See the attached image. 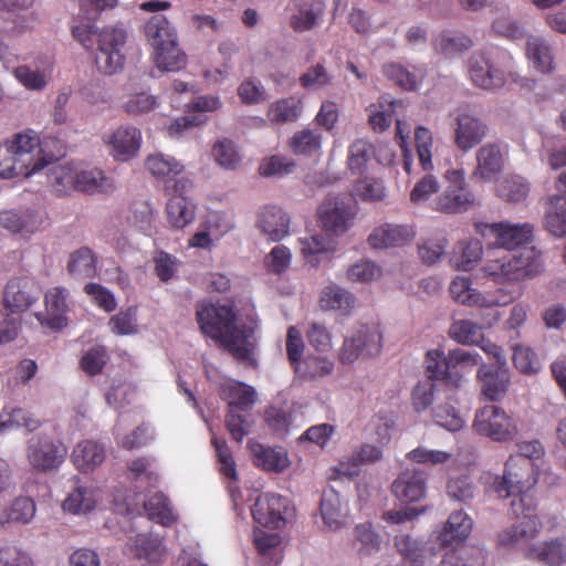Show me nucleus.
Returning <instances> with one entry per match:
<instances>
[{"mask_svg": "<svg viewBox=\"0 0 566 566\" xmlns=\"http://www.w3.org/2000/svg\"><path fill=\"white\" fill-rule=\"evenodd\" d=\"M36 512L35 503L28 496H19L9 503L0 513V527L9 530L15 525L29 524Z\"/></svg>", "mask_w": 566, "mask_h": 566, "instance_id": "nucleus-24", "label": "nucleus"}, {"mask_svg": "<svg viewBox=\"0 0 566 566\" xmlns=\"http://www.w3.org/2000/svg\"><path fill=\"white\" fill-rule=\"evenodd\" d=\"M321 514L325 525L331 530H337L344 523L346 505L334 489L324 491L321 501Z\"/></svg>", "mask_w": 566, "mask_h": 566, "instance_id": "nucleus-36", "label": "nucleus"}, {"mask_svg": "<svg viewBox=\"0 0 566 566\" xmlns=\"http://www.w3.org/2000/svg\"><path fill=\"white\" fill-rule=\"evenodd\" d=\"M382 458V451L379 447L373 444H363L346 461H342L338 472L343 475L354 476L359 472V465L378 462Z\"/></svg>", "mask_w": 566, "mask_h": 566, "instance_id": "nucleus-43", "label": "nucleus"}, {"mask_svg": "<svg viewBox=\"0 0 566 566\" xmlns=\"http://www.w3.org/2000/svg\"><path fill=\"white\" fill-rule=\"evenodd\" d=\"M258 227L271 241H281L289 234L290 217L275 205L264 206L258 213Z\"/></svg>", "mask_w": 566, "mask_h": 566, "instance_id": "nucleus-21", "label": "nucleus"}, {"mask_svg": "<svg viewBox=\"0 0 566 566\" xmlns=\"http://www.w3.org/2000/svg\"><path fill=\"white\" fill-rule=\"evenodd\" d=\"M148 41L154 49L167 45L168 41H177L175 29L165 15L156 14L149 19L145 27Z\"/></svg>", "mask_w": 566, "mask_h": 566, "instance_id": "nucleus-48", "label": "nucleus"}, {"mask_svg": "<svg viewBox=\"0 0 566 566\" xmlns=\"http://www.w3.org/2000/svg\"><path fill=\"white\" fill-rule=\"evenodd\" d=\"M254 463L265 471L282 472L290 465L286 451L283 448L265 447L258 442H249Z\"/></svg>", "mask_w": 566, "mask_h": 566, "instance_id": "nucleus-30", "label": "nucleus"}, {"mask_svg": "<svg viewBox=\"0 0 566 566\" xmlns=\"http://www.w3.org/2000/svg\"><path fill=\"white\" fill-rule=\"evenodd\" d=\"M489 480L491 491L502 499L512 497L510 506L514 515L534 510V488L537 483L534 462L523 457H511L505 463L503 476L490 475Z\"/></svg>", "mask_w": 566, "mask_h": 566, "instance_id": "nucleus-2", "label": "nucleus"}, {"mask_svg": "<svg viewBox=\"0 0 566 566\" xmlns=\"http://www.w3.org/2000/svg\"><path fill=\"white\" fill-rule=\"evenodd\" d=\"M357 211L358 202L350 193L328 196L318 209L324 229L336 235L345 233L352 227Z\"/></svg>", "mask_w": 566, "mask_h": 566, "instance_id": "nucleus-7", "label": "nucleus"}, {"mask_svg": "<svg viewBox=\"0 0 566 566\" xmlns=\"http://www.w3.org/2000/svg\"><path fill=\"white\" fill-rule=\"evenodd\" d=\"M483 245L478 239L459 241L452 249L449 262L460 271H471L482 259Z\"/></svg>", "mask_w": 566, "mask_h": 566, "instance_id": "nucleus-29", "label": "nucleus"}, {"mask_svg": "<svg viewBox=\"0 0 566 566\" xmlns=\"http://www.w3.org/2000/svg\"><path fill=\"white\" fill-rule=\"evenodd\" d=\"M415 142L419 163L422 169L427 171L432 170L433 137L431 132L423 126L417 127L415 132Z\"/></svg>", "mask_w": 566, "mask_h": 566, "instance_id": "nucleus-60", "label": "nucleus"}, {"mask_svg": "<svg viewBox=\"0 0 566 566\" xmlns=\"http://www.w3.org/2000/svg\"><path fill=\"white\" fill-rule=\"evenodd\" d=\"M111 155L119 161L135 157L142 145V133L134 126H119L106 139Z\"/></svg>", "mask_w": 566, "mask_h": 566, "instance_id": "nucleus-16", "label": "nucleus"}, {"mask_svg": "<svg viewBox=\"0 0 566 566\" xmlns=\"http://www.w3.org/2000/svg\"><path fill=\"white\" fill-rule=\"evenodd\" d=\"M355 296L349 291L331 284L322 290L319 306L324 311H339L348 314L355 306Z\"/></svg>", "mask_w": 566, "mask_h": 566, "instance_id": "nucleus-37", "label": "nucleus"}, {"mask_svg": "<svg viewBox=\"0 0 566 566\" xmlns=\"http://www.w3.org/2000/svg\"><path fill=\"white\" fill-rule=\"evenodd\" d=\"M545 227L555 237L566 235V198L554 196L549 199L545 216Z\"/></svg>", "mask_w": 566, "mask_h": 566, "instance_id": "nucleus-49", "label": "nucleus"}, {"mask_svg": "<svg viewBox=\"0 0 566 566\" xmlns=\"http://www.w3.org/2000/svg\"><path fill=\"white\" fill-rule=\"evenodd\" d=\"M472 520L464 511H455L450 514L442 531L439 534V541L442 545H451L455 542L464 541L472 530Z\"/></svg>", "mask_w": 566, "mask_h": 566, "instance_id": "nucleus-34", "label": "nucleus"}, {"mask_svg": "<svg viewBox=\"0 0 566 566\" xmlns=\"http://www.w3.org/2000/svg\"><path fill=\"white\" fill-rule=\"evenodd\" d=\"M48 185L56 196L76 190V167L65 164L52 167L46 176Z\"/></svg>", "mask_w": 566, "mask_h": 566, "instance_id": "nucleus-47", "label": "nucleus"}, {"mask_svg": "<svg viewBox=\"0 0 566 566\" xmlns=\"http://www.w3.org/2000/svg\"><path fill=\"white\" fill-rule=\"evenodd\" d=\"M505 356H489V361L483 363L478 377L482 384L483 395L492 401L500 400L509 388V369Z\"/></svg>", "mask_w": 566, "mask_h": 566, "instance_id": "nucleus-13", "label": "nucleus"}, {"mask_svg": "<svg viewBox=\"0 0 566 566\" xmlns=\"http://www.w3.org/2000/svg\"><path fill=\"white\" fill-rule=\"evenodd\" d=\"M214 160L226 169H235L240 163L239 153L234 144L229 139H222L212 148Z\"/></svg>", "mask_w": 566, "mask_h": 566, "instance_id": "nucleus-62", "label": "nucleus"}, {"mask_svg": "<svg viewBox=\"0 0 566 566\" xmlns=\"http://www.w3.org/2000/svg\"><path fill=\"white\" fill-rule=\"evenodd\" d=\"M106 458L105 448L94 440L78 442L72 452L74 465L82 472H93Z\"/></svg>", "mask_w": 566, "mask_h": 566, "instance_id": "nucleus-27", "label": "nucleus"}, {"mask_svg": "<svg viewBox=\"0 0 566 566\" xmlns=\"http://www.w3.org/2000/svg\"><path fill=\"white\" fill-rule=\"evenodd\" d=\"M380 339L381 335L377 331H371L366 325H361L345 339L343 354H371L374 350L378 352Z\"/></svg>", "mask_w": 566, "mask_h": 566, "instance_id": "nucleus-35", "label": "nucleus"}, {"mask_svg": "<svg viewBox=\"0 0 566 566\" xmlns=\"http://www.w3.org/2000/svg\"><path fill=\"white\" fill-rule=\"evenodd\" d=\"M201 332L216 340L230 354H251L253 332L245 326H237V314L231 306L199 303L196 311Z\"/></svg>", "mask_w": 566, "mask_h": 566, "instance_id": "nucleus-1", "label": "nucleus"}, {"mask_svg": "<svg viewBox=\"0 0 566 566\" xmlns=\"http://www.w3.org/2000/svg\"><path fill=\"white\" fill-rule=\"evenodd\" d=\"M475 430L495 441L512 439L516 432L515 421L500 407L489 405L476 411Z\"/></svg>", "mask_w": 566, "mask_h": 566, "instance_id": "nucleus-10", "label": "nucleus"}, {"mask_svg": "<svg viewBox=\"0 0 566 566\" xmlns=\"http://www.w3.org/2000/svg\"><path fill=\"white\" fill-rule=\"evenodd\" d=\"M196 208L186 196H171L166 205L167 219L171 227L184 229L195 220Z\"/></svg>", "mask_w": 566, "mask_h": 566, "instance_id": "nucleus-41", "label": "nucleus"}, {"mask_svg": "<svg viewBox=\"0 0 566 566\" xmlns=\"http://www.w3.org/2000/svg\"><path fill=\"white\" fill-rule=\"evenodd\" d=\"M531 512L520 513L517 516L523 515V518L518 523L499 533L497 542L501 546L513 547L526 543L539 534L541 522Z\"/></svg>", "mask_w": 566, "mask_h": 566, "instance_id": "nucleus-18", "label": "nucleus"}, {"mask_svg": "<svg viewBox=\"0 0 566 566\" xmlns=\"http://www.w3.org/2000/svg\"><path fill=\"white\" fill-rule=\"evenodd\" d=\"M102 500L101 490L93 485L76 486L63 502V507L73 514H85L94 510Z\"/></svg>", "mask_w": 566, "mask_h": 566, "instance_id": "nucleus-32", "label": "nucleus"}, {"mask_svg": "<svg viewBox=\"0 0 566 566\" xmlns=\"http://www.w3.org/2000/svg\"><path fill=\"white\" fill-rule=\"evenodd\" d=\"M416 235L411 226L386 223L373 230L368 242L374 249L402 247Z\"/></svg>", "mask_w": 566, "mask_h": 566, "instance_id": "nucleus-19", "label": "nucleus"}, {"mask_svg": "<svg viewBox=\"0 0 566 566\" xmlns=\"http://www.w3.org/2000/svg\"><path fill=\"white\" fill-rule=\"evenodd\" d=\"M354 538L355 544L359 545V555L371 556L381 548L380 535L368 523L359 524L355 527Z\"/></svg>", "mask_w": 566, "mask_h": 566, "instance_id": "nucleus-56", "label": "nucleus"}, {"mask_svg": "<svg viewBox=\"0 0 566 566\" xmlns=\"http://www.w3.org/2000/svg\"><path fill=\"white\" fill-rule=\"evenodd\" d=\"M392 491L402 502L420 501L426 493L424 478L421 472L407 469L394 481Z\"/></svg>", "mask_w": 566, "mask_h": 566, "instance_id": "nucleus-23", "label": "nucleus"}, {"mask_svg": "<svg viewBox=\"0 0 566 566\" xmlns=\"http://www.w3.org/2000/svg\"><path fill=\"white\" fill-rule=\"evenodd\" d=\"M449 335L460 344L480 347L485 354H499L497 347L484 337L482 327L470 319L454 321Z\"/></svg>", "mask_w": 566, "mask_h": 566, "instance_id": "nucleus-20", "label": "nucleus"}, {"mask_svg": "<svg viewBox=\"0 0 566 566\" xmlns=\"http://www.w3.org/2000/svg\"><path fill=\"white\" fill-rule=\"evenodd\" d=\"M290 147L296 155H314L322 147V134L318 129L304 128L296 132L290 140Z\"/></svg>", "mask_w": 566, "mask_h": 566, "instance_id": "nucleus-53", "label": "nucleus"}, {"mask_svg": "<svg viewBox=\"0 0 566 566\" xmlns=\"http://www.w3.org/2000/svg\"><path fill=\"white\" fill-rule=\"evenodd\" d=\"M153 208L146 201H138L132 206L127 220L138 231L148 234L151 230Z\"/></svg>", "mask_w": 566, "mask_h": 566, "instance_id": "nucleus-64", "label": "nucleus"}, {"mask_svg": "<svg viewBox=\"0 0 566 566\" xmlns=\"http://www.w3.org/2000/svg\"><path fill=\"white\" fill-rule=\"evenodd\" d=\"M145 167L156 179L167 184L182 174L185 167L175 157L161 153L149 155Z\"/></svg>", "mask_w": 566, "mask_h": 566, "instance_id": "nucleus-33", "label": "nucleus"}, {"mask_svg": "<svg viewBox=\"0 0 566 566\" xmlns=\"http://www.w3.org/2000/svg\"><path fill=\"white\" fill-rule=\"evenodd\" d=\"M67 272L77 279H91L97 273V256L87 248L82 247L70 254Z\"/></svg>", "mask_w": 566, "mask_h": 566, "instance_id": "nucleus-39", "label": "nucleus"}, {"mask_svg": "<svg viewBox=\"0 0 566 566\" xmlns=\"http://www.w3.org/2000/svg\"><path fill=\"white\" fill-rule=\"evenodd\" d=\"M526 54L538 71L543 73H548L552 71L553 55L549 46L542 39H528L526 45Z\"/></svg>", "mask_w": 566, "mask_h": 566, "instance_id": "nucleus-57", "label": "nucleus"}, {"mask_svg": "<svg viewBox=\"0 0 566 566\" xmlns=\"http://www.w3.org/2000/svg\"><path fill=\"white\" fill-rule=\"evenodd\" d=\"M222 397L230 407L249 410L256 402L258 394L254 387L244 382L230 380L222 386Z\"/></svg>", "mask_w": 566, "mask_h": 566, "instance_id": "nucleus-38", "label": "nucleus"}, {"mask_svg": "<svg viewBox=\"0 0 566 566\" xmlns=\"http://www.w3.org/2000/svg\"><path fill=\"white\" fill-rule=\"evenodd\" d=\"M489 127L481 118L468 111H459L454 118L453 143L467 153L478 146L488 135Z\"/></svg>", "mask_w": 566, "mask_h": 566, "instance_id": "nucleus-14", "label": "nucleus"}, {"mask_svg": "<svg viewBox=\"0 0 566 566\" xmlns=\"http://www.w3.org/2000/svg\"><path fill=\"white\" fill-rule=\"evenodd\" d=\"M434 49L447 55L451 56L460 54L472 48L473 41L470 36L463 33H454L451 31L441 32L433 41Z\"/></svg>", "mask_w": 566, "mask_h": 566, "instance_id": "nucleus-50", "label": "nucleus"}, {"mask_svg": "<svg viewBox=\"0 0 566 566\" xmlns=\"http://www.w3.org/2000/svg\"><path fill=\"white\" fill-rule=\"evenodd\" d=\"M40 289L32 277L14 276L3 289L2 304L10 314H22L40 298Z\"/></svg>", "mask_w": 566, "mask_h": 566, "instance_id": "nucleus-11", "label": "nucleus"}, {"mask_svg": "<svg viewBox=\"0 0 566 566\" xmlns=\"http://www.w3.org/2000/svg\"><path fill=\"white\" fill-rule=\"evenodd\" d=\"M40 137L32 130L18 133L4 148L9 163H13L17 177H29L43 169L49 161L42 155Z\"/></svg>", "mask_w": 566, "mask_h": 566, "instance_id": "nucleus-6", "label": "nucleus"}, {"mask_svg": "<svg viewBox=\"0 0 566 566\" xmlns=\"http://www.w3.org/2000/svg\"><path fill=\"white\" fill-rule=\"evenodd\" d=\"M452 297L463 305L488 306L486 298L471 286L469 277L457 276L450 284Z\"/></svg>", "mask_w": 566, "mask_h": 566, "instance_id": "nucleus-52", "label": "nucleus"}, {"mask_svg": "<svg viewBox=\"0 0 566 566\" xmlns=\"http://www.w3.org/2000/svg\"><path fill=\"white\" fill-rule=\"evenodd\" d=\"M144 507L148 517L159 524L170 525L176 520L175 513L163 493L153 494L145 502Z\"/></svg>", "mask_w": 566, "mask_h": 566, "instance_id": "nucleus-55", "label": "nucleus"}, {"mask_svg": "<svg viewBox=\"0 0 566 566\" xmlns=\"http://www.w3.org/2000/svg\"><path fill=\"white\" fill-rule=\"evenodd\" d=\"M300 249L303 256L311 262L315 255L334 250V241L326 235L315 234L300 239Z\"/></svg>", "mask_w": 566, "mask_h": 566, "instance_id": "nucleus-63", "label": "nucleus"}, {"mask_svg": "<svg viewBox=\"0 0 566 566\" xmlns=\"http://www.w3.org/2000/svg\"><path fill=\"white\" fill-rule=\"evenodd\" d=\"M503 166L504 160L500 146L489 143L476 153V168L473 175L482 180H492L502 171Z\"/></svg>", "mask_w": 566, "mask_h": 566, "instance_id": "nucleus-28", "label": "nucleus"}, {"mask_svg": "<svg viewBox=\"0 0 566 566\" xmlns=\"http://www.w3.org/2000/svg\"><path fill=\"white\" fill-rule=\"evenodd\" d=\"M543 263L535 248H524L518 254L489 248L481 271L499 284L522 281L541 273Z\"/></svg>", "mask_w": 566, "mask_h": 566, "instance_id": "nucleus-4", "label": "nucleus"}, {"mask_svg": "<svg viewBox=\"0 0 566 566\" xmlns=\"http://www.w3.org/2000/svg\"><path fill=\"white\" fill-rule=\"evenodd\" d=\"M72 34L86 50L96 44L94 62L99 72L113 75L122 70L125 56L123 48L127 40L124 29L106 27L97 31L93 24L83 23L72 28Z\"/></svg>", "mask_w": 566, "mask_h": 566, "instance_id": "nucleus-3", "label": "nucleus"}, {"mask_svg": "<svg viewBox=\"0 0 566 566\" xmlns=\"http://www.w3.org/2000/svg\"><path fill=\"white\" fill-rule=\"evenodd\" d=\"M136 554L140 558H146L150 563L159 562L166 554L163 542L159 537L138 534L135 538Z\"/></svg>", "mask_w": 566, "mask_h": 566, "instance_id": "nucleus-59", "label": "nucleus"}, {"mask_svg": "<svg viewBox=\"0 0 566 566\" xmlns=\"http://www.w3.org/2000/svg\"><path fill=\"white\" fill-rule=\"evenodd\" d=\"M511 60L505 51L497 48L474 52L468 65L470 81L485 91L501 88L506 83Z\"/></svg>", "mask_w": 566, "mask_h": 566, "instance_id": "nucleus-5", "label": "nucleus"}, {"mask_svg": "<svg viewBox=\"0 0 566 566\" xmlns=\"http://www.w3.org/2000/svg\"><path fill=\"white\" fill-rule=\"evenodd\" d=\"M18 427H24L29 430H33L38 427V421L21 408H4L0 413V432Z\"/></svg>", "mask_w": 566, "mask_h": 566, "instance_id": "nucleus-58", "label": "nucleus"}, {"mask_svg": "<svg viewBox=\"0 0 566 566\" xmlns=\"http://www.w3.org/2000/svg\"><path fill=\"white\" fill-rule=\"evenodd\" d=\"M302 101L295 96L277 99L270 105L266 116L273 124H285L298 119L302 113Z\"/></svg>", "mask_w": 566, "mask_h": 566, "instance_id": "nucleus-46", "label": "nucleus"}, {"mask_svg": "<svg viewBox=\"0 0 566 566\" xmlns=\"http://www.w3.org/2000/svg\"><path fill=\"white\" fill-rule=\"evenodd\" d=\"M27 459L39 472L55 470L64 460L65 451L46 439H31L27 447Z\"/></svg>", "mask_w": 566, "mask_h": 566, "instance_id": "nucleus-15", "label": "nucleus"}, {"mask_svg": "<svg viewBox=\"0 0 566 566\" xmlns=\"http://www.w3.org/2000/svg\"><path fill=\"white\" fill-rule=\"evenodd\" d=\"M395 547L406 560V566H432L433 554L426 549L421 542L409 534L396 535L394 538Z\"/></svg>", "mask_w": 566, "mask_h": 566, "instance_id": "nucleus-26", "label": "nucleus"}, {"mask_svg": "<svg viewBox=\"0 0 566 566\" xmlns=\"http://www.w3.org/2000/svg\"><path fill=\"white\" fill-rule=\"evenodd\" d=\"M442 566H484V552L479 547H462L455 554L448 555Z\"/></svg>", "mask_w": 566, "mask_h": 566, "instance_id": "nucleus-61", "label": "nucleus"}, {"mask_svg": "<svg viewBox=\"0 0 566 566\" xmlns=\"http://www.w3.org/2000/svg\"><path fill=\"white\" fill-rule=\"evenodd\" d=\"M296 375L303 378H315L329 374L333 363L326 356H289Z\"/></svg>", "mask_w": 566, "mask_h": 566, "instance_id": "nucleus-40", "label": "nucleus"}, {"mask_svg": "<svg viewBox=\"0 0 566 566\" xmlns=\"http://www.w3.org/2000/svg\"><path fill=\"white\" fill-rule=\"evenodd\" d=\"M496 192L507 202H521L527 198L530 185L521 176H506L496 185Z\"/></svg>", "mask_w": 566, "mask_h": 566, "instance_id": "nucleus-51", "label": "nucleus"}, {"mask_svg": "<svg viewBox=\"0 0 566 566\" xmlns=\"http://www.w3.org/2000/svg\"><path fill=\"white\" fill-rule=\"evenodd\" d=\"M43 216L28 210L22 214L13 210L0 212V226L13 233H33L43 224Z\"/></svg>", "mask_w": 566, "mask_h": 566, "instance_id": "nucleus-31", "label": "nucleus"}, {"mask_svg": "<svg viewBox=\"0 0 566 566\" xmlns=\"http://www.w3.org/2000/svg\"><path fill=\"white\" fill-rule=\"evenodd\" d=\"M531 558L546 566L566 565V536L549 537L530 547Z\"/></svg>", "mask_w": 566, "mask_h": 566, "instance_id": "nucleus-22", "label": "nucleus"}, {"mask_svg": "<svg viewBox=\"0 0 566 566\" xmlns=\"http://www.w3.org/2000/svg\"><path fill=\"white\" fill-rule=\"evenodd\" d=\"M449 186L436 200V209L446 213H458L469 210L475 203V196L465 185L462 169H449L444 175Z\"/></svg>", "mask_w": 566, "mask_h": 566, "instance_id": "nucleus-9", "label": "nucleus"}, {"mask_svg": "<svg viewBox=\"0 0 566 566\" xmlns=\"http://www.w3.org/2000/svg\"><path fill=\"white\" fill-rule=\"evenodd\" d=\"M67 295V290L60 286L52 287L45 293L44 303L46 313L44 319H42V314H36L41 324L55 331L62 329L66 326V313L69 310L66 302Z\"/></svg>", "mask_w": 566, "mask_h": 566, "instance_id": "nucleus-17", "label": "nucleus"}, {"mask_svg": "<svg viewBox=\"0 0 566 566\" xmlns=\"http://www.w3.org/2000/svg\"><path fill=\"white\" fill-rule=\"evenodd\" d=\"M298 407L294 402H284L283 406H272L265 411V422L277 433H285L298 417Z\"/></svg>", "mask_w": 566, "mask_h": 566, "instance_id": "nucleus-44", "label": "nucleus"}, {"mask_svg": "<svg viewBox=\"0 0 566 566\" xmlns=\"http://www.w3.org/2000/svg\"><path fill=\"white\" fill-rule=\"evenodd\" d=\"M154 62L161 71L177 72L186 66L187 56L179 49L177 41L154 49Z\"/></svg>", "mask_w": 566, "mask_h": 566, "instance_id": "nucleus-45", "label": "nucleus"}, {"mask_svg": "<svg viewBox=\"0 0 566 566\" xmlns=\"http://www.w3.org/2000/svg\"><path fill=\"white\" fill-rule=\"evenodd\" d=\"M471 356H428L427 374L430 379L457 385L460 380L459 365Z\"/></svg>", "mask_w": 566, "mask_h": 566, "instance_id": "nucleus-25", "label": "nucleus"}, {"mask_svg": "<svg viewBox=\"0 0 566 566\" xmlns=\"http://www.w3.org/2000/svg\"><path fill=\"white\" fill-rule=\"evenodd\" d=\"M323 3L313 1L298 8L297 13L291 15L290 25L296 32L310 31L317 24L323 14Z\"/></svg>", "mask_w": 566, "mask_h": 566, "instance_id": "nucleus-54", "label": "nucleus"}, {"mask_svg": "<svg viewBox=\"0 0 566 566\" xmlns=\"http://www.w3.org/2000/svg\"><path fill=\"white\" fill-rule=\"evenodd\" d=\"M476 230L485 239H493V249L507 251L531 243L534 227L528 223H511L509 221L479 223Z\"/></svg>", "mask_w": 566, "mask_h": 566, "instance_id": "nucleus-8", "label": "nucleus"}, {"mask_svg": "<svg viewBox=\"0 0 566 566\" xmlns=\"http://www.w3.org/2000/svg\"><path fill=\"white\" fill-rule=\"evenodd\" d=\"M252 515L256 523L265 527L280 528L293 515L287 499L275 493H263L258 496Z\"/></svg>", "mask_w": 566, "mask_h": 566, "instance_id": "nucleus-12", "label": "nucleus"}, {"mask_svg": "<svg viewBox=\"0 0 566 566\" xmlns=\"http://www.w3.org/2000/svg\"><path fill=\"white\" fill-rule=\"evenodd\" d=\"M115 188L113 179L98 168H76V190L81 192H108Z\"/></svg>", "mask_w": 566, "mask_h": 566, "instance_id": "nucleus-42", "label": "nucleus"}]
</instances>
